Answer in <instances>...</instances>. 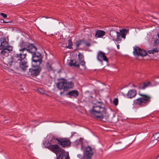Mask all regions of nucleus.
I'll list each match as a JSON object with an SVG mask.
<instances>
[{"instance_id": "7c9ffc66", "label": "nucleus", "mask_w": 159, "mask_h": 159, "mask_svg": "<svg viewBox=\"0 0 159 159\" xmlns=\"http://www.w3.org/2000/svg\"><path fill=\"white\" fill-rule=\"evenodd\" d=\"M118 100L117 98H115L113 101V103L116 106L118 105Z\"/></svg>"}, {"instance_id": "412c9836", "label": "nucleus", "mask_w": 159, "mask_h": 159, "mask_svg": "<svg viewBox=\"0 0 159 159\" xmlns=\"http://www.w3.org/2000/svg\"><path fill=\"white\" fill-rule=\"evenodd\" d=\"M129 31L128 30L125 29H122L120 30V34L121 35V37L125 39L126 35Z\"/></svg>"}, {"instance_id": "aec40b11", "label": "nucleus", "mask_w": 159, "mask_h": 159, "mask_svg": "<svg viewBox=\"0 0 159 159\" xmlns=\"http://www.w3.org/2000/svg\"><path fill=\"white\" fill-rule=\"evenodd\" d=\"M69 66H74L77 68H80V66L79 63L75 60H71L69 64Z\"/></svg>"}, {"instance_id": "0eeeda50", "label": "nucleus", "mask_w": 159, "mask_h": 159, "mask_svg": "<svg viewBox=\"0 0 159 159\" xmlns=\"http://www.w3.org/2000/svg\"><path fill=\"white\" fill-rule=\"evenodd\" d=\"M49 141L51 143V145L49 146V150L54 153H60L63 152V149L60 148L57 144H55L56 143L57 140L54 137H52Z\"/></svg>"}, {"instance_id": "5701e85b", "label": "nucleus", "mask_w": 159, "mask_h": 159, "mask_svg": "<svg viewBox=\"0 0 159 159\" xmlns=\"http://www.w3.org/2000/svg\"><path fill=\"white\" fill-rule=\"evenodd\" d=\"M117 32L115 30H111L110 32V35L113 41H115V38L117 34Z\"/></svg>"}, {"instance_id": "cd10ccee", "label": "nucleus", "mask_w": 159, "mask_h": 159, "mask_svg": "<svg viewBox=\"0 0 159 159\" xmlns=\"http://www.w3.org/2000/svg\"><path fill=\"white\" fill-rule=\"evenodd\" d=\"M52 137H53L52 136L50 138L48 139V141H44L43 142V144L45 146V147L48 148L49 149V146L51 145V143H50V142L49 141L50 139H51V138Z\"/></svg>"}, {"instance_id": "1a4fd4ad", "label": "nucleus", "mask_w": 159, "mask_h": 159, "mask_svg": "<svg viewBox=\"0 0 159 159\" xmlns=\"http://www.w3.org/2000/svg\"><path fill=\"white\" fill-rule=\"evenodd\" d=\"M56 139L62 147H67L71 144V142L68 138H60Z\"/></svg>"}, {"instance_id": "79ce46f5", "label": "nucleus", "mask_w": 159, "mask_h": 159, "mask_svg": "<svg viewBox=\"0 0 159 159\" xmlns=\"http://www.w3.org/2000/svg\"><path fill=\"white\" fill-rule=\"evenodd\" d=\"M156 78H159V76H157V77H156Z\"/></svg>"}, {"instance_id": "f257e3e1", "label": "nucleus", "mask_w": 159, "mask_h": 159, "mask_svg": "<svg viewBox=\"0 0 159 159\" xmlns=\"http://www.w3.org/2000/svg\"><path fill=\"white\" fill-rule=\"evenodd\" d=\"M26 54V52H20L19 53L15 54L8 59L7 66L16 73L21 70H25L28 67Z\"/></svg>"}, {"instance_id": "a19ab883", "label": "nucleus", "mask_w": 159, "mask_h": 159, "mask_svg": "<svg viewBox=\"0 0 159 159\" xmlns=\"http://www.w3.org/2000/svg\"><path fill=\"white\" fill-rule=\"evenodd\" d=\"M75 132H73L72 133V134H73V135H74L75 134Z\"/></svg>"}, {"instance_id": "423d86ee", "label": "nucleus", "mask_w": 159, "mask_h": 159, "mask_svg": "<svg viewBox=\"0 0 159 159\" xmlns=\"http://www.w3.org/2000/svg\"><path fill=\"white\" fill-rule=\"evenodd\" d=\"M19 47V51L24 52H28L30 53L32 49H35V46L33 44H30L23 40L20 41Z\"/></svg>"}, {"instance_id": "e433bc0d", "label": "nucleus", "mask_w": 159, "mask_h": 159, "mask_svg": "<svg viewBox=\"0 0 159 159\" xmlns=\"http://www.w3.org/2000/svg\"><path fill=\"white\" fill-rule=\"evenodd\" d=\"M133 86L134 88H136V87H138V86L137 85H134L133 84Z\"/></svg>"}, {"instance_id": "c85d7f7f", "label": "nucleus", "mask_w": 159, "mask_h": 159, "mask_svg": "<svg viewBox=\"0 0 159 159\" xmlns=\"http://www.w3.org/2000/svg\"><path fill=\"white\" fill-rule=\"evenodd\" d=\"M158 49L154 48H153L152 50H148V52L149 54H154L155 53L158 52Z\"/></svg>"}, {"instance_id": "2eb2a0df", "label": "nucleus", "mask_w": 159, "mask_h": 159, "mask_svg": "<svg viewBox=\"0 0 159 159\" xmlns=\"http://www.w3.org/2000/svg\"><path fill=\"white\" fill-rule=\"evenodd\" d=\"M152 86V84L150 81H146L140 84L138 87V89H139L144 90L146 88Z\"/></svg>"}, {"instance_id": "9d476101", "label": "nucleus", "mask_w": 159, "mask_h": 159, "mask_svg": "<svg viewBox=\"0 0 159 159\" xmlns=\"http://www.w3.org/2000/svg\"><path fill=\"white\" fill-rule=\"evenodd\" d=\"M94 150L90 146H88L86 148L84 152V159H90L94 153Z\"/></svg>"}, {"instance_id": "a211bd4d", "label": "nucleus", "mask_w": 159, "mask_h": 159, "mask_svg": "<svg viewBox=\"0 0 159 159\" xmlns=\"http://www.w3.org/2000/svg\"><path fill=\"white\" fill-rule=\"evenodd\" d=\"M137 94V92L134 89L130 90L126 94L128 98H131L134 97Z\"/></svg>"}, {"instance_id": "a878e982", "label": "nucleus", "mask_w": 159, "mask_h": 159, "mask_svg": "<svg viewBox=\"0 0 159 159\" xmlns=\"http://www.w3.org/2000/svg\"><path fill=\"white\" fill-rule=\"evenodd\" d=\"M116 39L115 38V41H117L118 42H120L121 40V35L120 34V33L119 32H117V34L116 35Z\"/></svg>"}, {"instance_id": "bb28decb", "label": "nucleus", "mask_w": 159, "mask_h": 159, "mask_svg": "<svg viewBox=\"0 0 159 159\" xmlns=\"http://www.w3.org/2000/svg\"><path fill=\"white\" fill-rule=\"evenodd\" d=\"M75 144L77 145H80L81 146V149H82L83 148V143H82V139L81 138L77 140L75 142Z\"/></svg>"}, {"instance_id": "2f4dec72", "label": "nucleus", "mask_w": 159, "mask_h": 159, "mask_svg": "<svg viewBox=\"0 0 159 159\" xmlns=\"http://www.w3.org/2000/svg\"><path fill=\"white\" fill-rule=\"evenodd\" d=\"M68 156L66 154H63L62 155L61 159H68Z\"/></svg>"}, {"instance_id": "f8f14e48", "label": "nucleus", "mask_w": 159, "mask_h": 159, "mask_svg": "<svg viewBox=\"0 0 159 159\" xmlns=\"http://www.w3.org/2000/svg\"><path fill=\"white\" fill-rule=\"evenodd\" d=\"M12 49L13 47L11 46L0 48L2 50L0 53L2 56L7 57L9 55V53L12 51Z\"/></svg>"}, {"instance_id": "4c0bfd02", "label": "nucleus", "mask_w": 159, "mask_h": 159, "mask_svg": "<svg viewBox=\"0 0 159 159\" xmlns=\"http://www.w3.org/2000/svg\"><path fill=\"white\" fill-rule=\"evenodd\" d=\"M117 47L118 49H119L120 48V45L119 44L117 45Z\"/></svg>"}, {"instance_id": "ea45409f", "label": "nucleus", "mask_w": 159, "mask_h": 159, "mask_svg": "<svg viewBox=\"0 0 159 159\" xmlns=\"http://www.w3.org/2000/svg\"><path fill=\"white\" fill-rule=\"evenodd\" d=\"M80 156H81V155H80V154H78V155H77V157H80Z\"/></svg>"}, {"instance_id": "dca6fc26", "label": "nucleus", "mask_w": 159, "mask_h": 159, "mask_svg": "<svg viewBox=\"0 0 159 159\" xmlns=\"http://www.w3.org/2000/svg\"><path fill=\"white\" fill-rule=\"evenodd\" d=\"M78 57L80 64L83 67L84 69L85 70L86 68V66L85 64V62L84 61V56L83 54L80 53L78 54Z\"/></svg>"}, {"instance_id": "f704fd0d", "label": "nucleus", "mask_w": 159, "mask_h": 159, "mask_svg": "<svg viewBox=\"0 0 159 159\" xmlns=\"http://www.w3.org/2000/svg\"><path fill=\"white\" fill-rule=\"evenodd\" d=\"M2 20L3 21V22L4 23H11L12 22V21H4L3 20Z\"/></svg>"}, {"instance_id": "f03ea898", "label": "nucleus", "mask_w": 159, "mask_h": 159, "mask_svg": "<svg viewBox=\"0 0 159 159\" xmlns=\"http://www.w3.org/2000/svg\"><path fill=\"white\" fill-rule=\"evenodd\" d=\"M91 106L89 110L90 114L95 118L102 120L107 112L106 105L102 101H96L92 102Z\"/></svg>"}, {"instance_id": "58836bf2", "label": "nucleus", "mask_w": 159, "mask_h": 159, "mask_svg": "<svg viewBox=\"0 0 159 159\" xmlns=\"http://www.w3.org/2000/svg\"><path fill=\"white\" fill-rule=\"evenodd\" d=\"M121 143V142H119L116 143V144H118V143Z\"/></svg>"}, {"instance_id": "6e6552de", "label": "nucleus", "mask_w": 159, "mask_h": 159, "mask_svg": "<svg viewBox=\"0 0 159 159\" xmlns=\"http://www.w3.org/2000/svg\"><path fill=\"white\" fill-rule=\"evenodd\" d=\"M33 68H30L28 72V74L32 77L36 76L39 75L41 70V67L40 66H32Z\"/></svg>"}, {"instance_id": "473e14b6", "label": "nucleus", "mask_w": 159, "mask_h": 159, "mask_svg": "<svg viewBox=\"0 0 159 159\" xmlns=\"http://www.w3.org/2000/svg\"><path fill=\"white\" fill-rule=\"evenodd\" d=\"M0 15L2 16L4 18H6L7 17V15L3 13H0Z\"/></svg>"}, {"instance_id": "7ed1b4c3", "label": "nucleus", "mask_w": 159, "mask_h": 159, "mask_svg": "<svg viewBox=\"0 0 159 159\" xmlns=\"http://www.w3.org/2000/svg\"><path fill=\"white\" fill-rule=\"evenodd\" d=\"M141 96L133 100V105L139 107H143L147 106L151 102L152 97L149 95L142 93L141 92L138 93Z\"/></svg>"}, {"instance_id": "72a5a7b5", "label": "nucleus", "mask_w": 159, "mask_h": 159, "mask_svg": "<svg viewBox=\"0 0 159 159\" xmlns=\"http://www.w3.org/2000/svg\"><path fill=\"white\" fill-rule=\"evenodd\" d=\"M85 44V46L87 47H89L91 46V44L89 42H86L85 41V43H84Z\"/></svg>"}, {"instance_id": "c756f323", "label": "nucleus", "mask_w": 159, "mask_h": 159, "mask_svg": "<svg viewBox=\"0 0 159 159\" xmlns=\"http://www.w3.org/2000/svg\"><path fill=\"white\" fill-rule=\"evenodd\" d=\"M37 92L40 94H44L45 93V91L42 88H39L37 90Z\"/></svg>"}, {"instance_id": "ddd939ff", "label": "nucleus", "mask_w": 159, "mask_h": 159, "mask_svg": "<svg viewBox=\"0 0 159 159\" xmlns=\"http://www.w3.org/2000/svg\"><path fill=\"white\" fill-rule=\"evenodd\" d=\"M97 59L99 61L101 62L103 61H104L107 63L108 62V59L105 53L101 51H100L98 53Z\"/></svg>"}, {"instance_id": "f3484780", "label": "nucleus", "mask_w": 159, "mask_h": 159, "mask_svg": "<svg viewBox=\"0 0 159 159\" xmlns=\"http://www.w3.org/2000/svg\"><path fill=\"white\" fill-rule=\"evenodd\" d=\"M8 39H7L4 37L0 39L1 45H0V48H5L8 46H10L8 45Z\"/></svg>"}, {"instance_id": "4468645a", "label": "nucleus", "mask_w": 159, "mask_h": 159, "mask_svg": "<svg viewBox=\"0 0 159 159\" xmlns=\"http://www.w3.org/2000/svg\"><path fill=\"white\" fill-rule=\"evenodd\" d=\"M79 92L77 90H72L69 91L66 95H69V97L70 98H75L78 97L79 94Z\"/></svg>"}, {"instance_id": "20e7f679", "label": "nucleus", "mask_w": 159, "mask_h": 159, "mask_svg": "<svg viewBox=\"0 0 159 159\" xmlns=\"http://www.w3.org/2000/svg\"><path fill=\"white\" fill-rule=\"evenodd\" d=\"M37 48L35 46V49H33L30 52L32 55L31 64L32 66H40L42 62L43 57L41 53L37 51Z\"/></svg>"}, {"instance_id": "39448f33", "label": "nucleus", "mask_w": 159, "mask_h": 159, "mask_svg": "<svg viewBox=\"0 0 159 159\" xmlns=\"http://www.w3.org/2000/svg\"><path fill=\"white\" fill-rule=\"evenodd\" d=\"M56 85L59 89L63 90V91L61 92L60 93L61 96H62L64 93V91H66L68 89L73 88L74 86V84L71 81L67 82L66 80H63L57 82Z\"/></svg>"}, {"instance_id": "9b49d317", "label": "nucleus", "mask_w": 159, "mask_h": 159, "mask_svg": "<svg viewBox=\"0 0 159 159\" xmlns=\"http://www.w3.org/2000/svg\"><path fill=\"white\" fill-rule=\"evenodd\" d=\"M133 53L135 56H141L142 57L145 56L147 54L145 50L141 49L139 47H136L134 48Z\"/></svg>"}, {"instance_id": "4be33fe9", "label": "nucleus", "mask_w": 159, "mask_h": 159, "mask_svg": "<svg viewBox=\"0 0 159 159\" xmlns=\"http://www.w3.org/2000/svg\"><path fill=\"white\" fill-rule=\"evenodd\" d=\"M85 43V40L83 39L77 41L75 43V44L77 48L83 44L84 43Z\"/></svg>"}, {"instance_id": "c9c22d12", "label": "nucleus", "mask_w": 159, "mask_h": 159, "mask_svg": "<svg viewBox=\"0 0 159 159\" xmlns=\"http://www.w3.org/2000/svg\"><path fill=\"white\" fill-rule=\"evenodd\" d=\"M61 157V155H59L57 158L56 159H60V157Z\"/></svg>"}, {"instance_id": "37998d69", "label": "nucleus", "mask_w": 159, "mask_h": 159, "mask_svg": "<svg viewBox=\"0 0 159 159\" xmlns=\"http://www.w3.org/2000/svg\"><path fill=\"white\" fill-rule=\"evenodd\" d=\"M159 157V155L157 157V159H158Z\"/></svg>"}, {"instance_id": "b1692460", "label": "nucleus", "mask_w": 159, "mask_h": 159, "mask_svg": "<svg viewBox=\"0 0 159 159\" xmlns=\"http://www.w3.org/2000/svg\"><path fill=\"white\" fill-rule=\"evenodd\" d=\"M68 45H65V44H62L63 47H66L70 49L72 48V46L73 45L72 40L71 39H70L68 40Z\"/></svg>"}, {"instance_id": "6ab92c4d", "label": "nucleus", "mask_w": 159, "mask_h": 159, "mask_svg": "<svg viewBox=\"0 0 159 159\" xmlns=\"http://www.w3.org/2000/svg\"><path fill=\"white\" fill-rule=\"evenodd\" d=\"M105 32L103 30H98L96 31L95 37L97 38H101L105 35Z\"/></svg>"}, {"instance_id": "393cba45", "label": "nucleus", "mask_w": 159, "mask_h": 159, "mask_svg": "<svg viewBox=\"0 0 159 159\" xmlns=\"http://www.w3.org/2000/svg\"><path fill=\"white\" fill-rule=\"evenodd\" d=\"M46 69L49 71H52L53 70V68L48 62H47L45 65Z\"/></svg>"}]
</instances>
